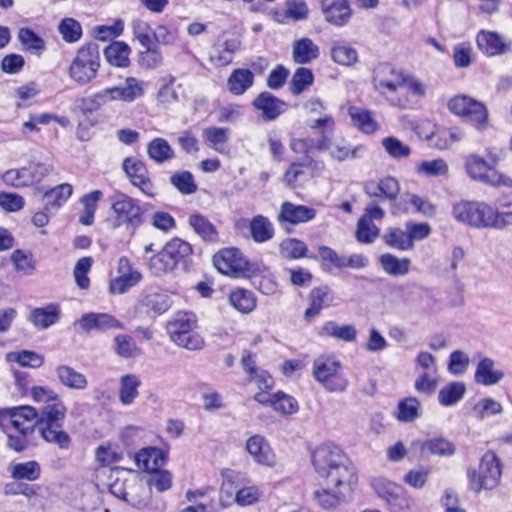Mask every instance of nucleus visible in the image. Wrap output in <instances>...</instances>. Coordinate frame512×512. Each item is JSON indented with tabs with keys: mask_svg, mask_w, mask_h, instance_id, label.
Segmentation results:
<instances>
[{
	"mask_svg": "<svg viewBox=\"0 0 512 512\" xmlns=\"http://www.w3.org/2000/svg\"><path fill=\"white\" fill-rule=\"evenodd\" d=\"M312 466L325 481L343 484L357 481L356 472L348 456L333 443L318 445L311 454Z\"/></svg>",
	"mask_w": 512,
	"mask_h": 512,
	"instance_id": "obj_1",
	"label": "nucleus"
},
{
	"mask_svg": "<svg viewBox=\"0 0 512 512\" xmlns=\"http://www.w3.org/2000/svg\"><path fill=\"white\" fill-rule=\"evenodd\" d=\"M453 218L464 225L476 229H503L498 210L484 201L462 200L452 207Z\"/></svg>",
	"mask_w": 512,
	"mask_h": 512,
	"instance_id": "obj_2",
	"label": "nucleus"
},
{
	"mask_svg": "<svg viewBox=\"0 0 512 512\" xmlns=\"http://www.w3.org/2000/svg\"><path fill=\"white\" fill-rule=\"evenodd\" d=\"M334 126L335 122L331 116L318 118L309 123L311 129L324 128L321 136L315 140L314 148L318 151H328L330 157L339 162L359 158L365 148L362 145L351 147L345 139L332 140L328 133L334 130Z\"/></svg>",
	"mask_w": 512,
	"mask_h": 512,
	"instance_id": "obj_3",
	"label": "nucleus"
},
{
	"mask_svg": "<svg viewBox=\"0 0 512 512\" xmlns=\"http://www.w3.org/2000/svg\"><path fill=\"white\" fill-rule=\"evenodd\" d=\"M109 201V225L113 229L125 227L127 232L134 234L143 223V211L139 201L122 192L114 193Z\"/></svg>",
	"mask_w": 512,
	"mask_h": 512,
	"instance_id": "obj_4",
	"label": "nucleus"
},
{
	"mask_svg": "<svg viewBox=\"0 0 512 512\" xmlns=\"http://www.w3.org/2000/svg\"><path fill=\"white\" fill-rule=\"evenodd\" d=\"M465 172L473 181L494 188H512V176L498 170L484 157L471 153L464 160Z\"/></svg>",
	"mask_w": 512,
	"mask_h": 512,
	"instance_id": "obj_5",
	"label": "nucleus"
},
{
	"mask_svg": "<svg viewBox=\"0 0 512 512\" xmlns=\"http://www.w3.org/2000/svg\"><path fill=\"white\" fill-rule=\"evenodd\" d=\"M405 74L395 70L388 64H380L374 70L373 85L374 88L388 99L393 105L406 108L409 101L403 95V85H405Z\"/></svg>",
	"mask_w": 512,
	"mask_h": 512,
	"instance_id": "obj_6",
	"label": "nucleus"
},
{
	"mask_svg": "<svg viewBox=\"0 0 512 512\" xmlns=\"http://www.w3.org/2000/svg\"><path fill=\"white\" fill-rule=\"evenodd\" d=\"M196 316L188 312L177 313L167 324V332L177 346L195 351L205 346L204 338L194 331Z\"/></svg>",
	"mask_w": 512,
	"mask_h": 512,
	"instance_id": "obj_7",
	"label": "nucleus"
},
{
	"mask_svg": "<svg viewBox=\"0 0 512 512\" xmlns=\"http://www.w3.org/2000/svg\"><path fill=\"white\" fill-rule=\"evenodd\" d=\"M501 476V461L492 451H487L482 456L478 468H470L467 471L469 487L475 493L494 489L500 483Z\"/></svg>",
	"mask_w": 512,
	"mask_h": 512,
	"instance_id": "obj_8",
	"label": "nucleus"
},
{
	"mask_svg": "<svg viewBox=\"0 0 512 512\" xmlns=\"http://www.w3.org/2000/svg\"><path fill=\"white\" fill-rule=\"evenodd\" d=\"M100 53L97 45L88 44L80 47L68 69L70 79L80 86L90 83L98 73Z\"/></svg>",
	"mask_w": 512,
	"mask_h": 512,
	"instance_id": "obj_9",
	"label": "nucleus"
},
{
	"mask_svg": "<svg viewBox=\"0 0 512 512\" xmlns=\"http://www.w3.org/2000/svg\"><path fill=\"white\" fill-rule=\"evenodd\" d=\"M342 365L334 356L322 355L313 362V376L329 392H344L347 378L341 372Z\"/></svg>",
	"mask_w": 512,
	"mask_h": 512,
	"instance_id": "obj_10",
	"label": "nucleus"
},
{
	"mask_svg": "<svg viewBox=\"0 0 512 512\" xmlns=\"http://www.w3.org/2000/svg\"><path fill=\"white\" fill-rule=\"evenodd\" d=\"M448 109L456 116L470 122L477 130L486 129L488 123V111L483 103L465 96L456 95L448 102Z\"/></svg>",
	"mask_w": 512,
	"mask_h": 512,
	"instance_id": "obj_11",
	"label": "nucleus"
},
{
	"mask_svg": "<svg viewBox=\"0 0 512 512\" xmlns=\"http://www.w3.org/2000/svg\"><path fill=\"white\" fill-rule=\"evenodd\" d=\"M213 263L220 273L233 277L246 276L253 271L252 264L237 248L221 250L214 255Z\"/></svg>",
	"mask_w": 512,
	"mask_h": 512,
	"instance_id": "obj_12",
	"label": "nucleus"
},
{
	"mask_svg": "<svg viewBox=\"0 0 512 512\" xmlns=\"http://www.w3.org/2000/svg\"><path fill=\"white\" fill-rule=\"evenodd\" d=\"M171 305L172 301L167 293L147 288L139 297L135 313L138 317L154 318L168 311Z\"/></svg>",
	"mask_w": 512,
	"mask_h": 512,
	"instance_id": "obj_13",
	"label": "nucleus"
},
{
	"mask_svg": "<svg viewBox=\"0 0 512 512\" xmlns=\"http://www.w3.org/2000/svg\"><path fill=\"white\" fill-rule=\"evenodd\" d=\"M384 216V210L377 203H369L357 222L355 234L357 241L363 244L373 243L380 233V228L374 221H381Z\"/></svg>",
	"mask_w": 512,
	"mask_h": 512,
	"instance_id": "obj_14",
	"label": "nucleus"
},
{
	"mask_svg": "<svg viewBox=\"0 0 512 512\" xmlns=\"http://www.w3.org/2000/svg\"><path fill=\"white\" fill-rule=\"evenodd\" d=\"M323 169L324 164L322 162L305 156L302 160L291 163L283 176V182L286 186L295 188L311 178L318 176Z\"/></svg>",
	"mask_w": 512,
	"mask_h": 512,
	"instance_id": "obj_15",
	"label": "nucleus"
},
{
	"mask_svg": "<svg viewBox=\"0 0 512 512\" xmlns=\"http://www.w3.org/2000/svg\"><path fill=\"white\" fill-rule=\"evenodd\" d=\"M326 486L314 492V499L324 509L336 508L350 495L356 481H345L343 484L325 481Z\"/></svg>",
	"mask_w": 512,
	"mask_h": 512,
	"instance_id": "obj_16",
	"label": "nucleus"
},
{
	"mask_svg": "<svg viewBox=\"0 0 512 512\" xmlns=\"http://www.w3.org/2000/svg\"><path fill=\"white\" fill-rule=\"evenodd\" d=\"M122 167L132 185L138 187L147 196L153 197L156 194V188L148 177L144 162L134 157H127Z\"/></svg>",
	"mask_w": 512,
	"mask_h": 512,
	"instance_id": "obj_17",
	"label": "nucleus"
},
{
	"mask_svg": "<svg viewBox=\"0 0 512 512\" xmlns=\"http://www.w3.org/2000/svg\"><path fill=\"white\" fill-rule=\"evenodd\" d=\"M117 273L118 276L109 284V291L112 294H124L142 280V274L131 266L126 257L119 259Z\"/></svg>",
	"mask_w": 512,
	"mask_h": 512,
	"instance_id": "obj_18",
	"label": "nucleus"
},
{
	"mask_svg": "<svg viewBox=\"0 0 512 512\" xmlns=\"http://www.w3.org/2000/svg\"><path fill=\"white\" fill-rule=\"evenodd\" d=\"M150 485L136 474H129L128 486L123 501L134 508H144L151 500Z\"/></svg>",
	"mask_w": 512,
	"mask_h": 512,
	"instance_id": "obj_19",
	"label": "nucleus"
},
{
	"mask_svg": "<svg viewBox=\"0 0 512 512\" xmlns=\"http://www.w3.org/2000/svg\"><path fill=\"white\" fill-rule=\"evenodd\" d=\"M321 11L325 21L336 27L347 25L352 17L347 0H322Z\"/></svg>",
	"mask_w": 512,
	"mask_h": 512,
	"instance_id": "obj_20",
	"label": "nucleus"
},
{
	"mask_svg": "<svg viewBox=\"0 0 512 512\" xmlns=\"http://www.w3.org/2000/svg\"><path fill=\"white\" fill-rule=\"evenodd\" d=\"M478 49L486 56H497L505 54L511 48V43L501 34L480 30L476 36Z\"/></svg>",
	"mask_w": 512,
	"mask_h": 512,
	"instance_id": "obj_21",
	"label": "nucleus"
},
{
	"mask_svg": "<svg viewBox=\"0 0 512 512\" xmlns=\"http://www.w3.org/2000/svg\"><path fill=\"white\" fill-rule=\"evenodd\" d=\"M411 452L420 458L429 455L451 456L455 453V446L444 438H433L427 441L414 440L411 443Z\"/></svg>",
	"mask_w": 512,
	"mask_h": 512,
	"instance_id": "obj_22",
	"label": "nucleus"
},
{
	"mask_svg": "<svg viewBox=\"0 0 512 512\" xmlns=\"http://www.w3.org/2000/svg\"><path fill=\"white\" fill-rule=\"evenodd\" d=\"M246 451L260 465L273 467L276 464V455L273 449L261 435H253L247 439Z\"/></svg>",
	"mask_w": 512,
	"mask_h": 512,
	"instance_id": "obj_23",
	"label": "nucleus"
},
{
	"mask_svg": "<svg viewBox=\"0 0 512 512\" xmlns=\"http://www.w3.org/2000/svg\"><path fill=\"white\" fill-rule=\"evenodd\" d=\"M75 327L83 332H90L93 329L108 330L122 329L123 325L112 315L106 313H87L75 322Z\"/></svg>",
	"mask_w": 512,
	"mask_h": 512,
	"instance_id": "obj_24",
	"label": "nucleus"
},
{
	"mask_svg": "<svg viewBox=\"0 0 512 512\" xmlns=\"http://www.w3.org/2000/svg\"><path fill=\"white\" fill-rule=\"evenodd\" d=\"M309 9L304 0H287L284 8L272 11V18L279 24H289L308 18Z\"/></svg>",
	"mask_w": 512,
	"mask_h": 512,
	"instance_id": "obj_25",
	"label": "nucleus"
},
{
	"mask_svg": "<svg viewBox=\"0 0 512 512\" xmlns=\"http://www.w3.org/2000/svg\"><path fill=\"white\" fill-rule=\"evenodd\" d=\"M364 192L369 197L394 200L400 192V184L396 178L386 176L379 181H366L364 184Z\"/></svg>",
	"mask_w": 512,
	"mask_h": 512,
	"instance_id": "obj_26",
	"label": "nucleus"
},
{
	"mask_svg": "<svg viewBox=\"0 0 512 512\" xmlns=\"http://www.w3.org/2000/svg\"><path fill=\"white\" fill-rule=\"evenodd\" d=\"M146 83L135 77H127L123 84L110 87L114 101L132 103L145 94Z\"/></svg>",
	"mask_w": 512,
	"mask_h": 512,
	"instance_id": "obj_27",
	"label": "nucleus"
},
{
	"mask_svg": "<svg viewBox=\"0 0 512 512\" xmlns=\"http://www.w3.org/2000/svg\"><path fill=\"white\" fill-rule=\"evenodd\" d=\"M316 212L313 208L304 205H295L291 202H284L281 205L278 215L279 222L299 224L314 219Z\"/></svg>",
	"mask_w": 512,
	"mask_h": 512,
	"instance_id": "obj_28",
	"label": "nucleus"
},
{
	"mask_svg": "<svg viewBox=\"0 0 512 512\" xmlns=\"http://www.w3.org/2000/svg\"><path fill=\"white\" fill-rule=\"evenodd\" d=\"M253 106L262 111L267 120H274L286 110V104L269 92L259 94L253 101Z\"/></svg>",
	"mask_w": 512,
	"mask_h": 512,
	"instance_id": "obj_29",
	"label": "nucleus"
},
{
	"mask_svg": "<svg viewBox=\"0 0 512 512\" xmlns=\"http://www.w3.org/2000/svg\"><path fill=\"white\" fill-rule=\"evenodd\" d=\"M165 453L157 447H146L135 455V463L138 468L154 472L164 465Z\"/></svg>",
	"mask_w": 512,
	"mask_h": 512,
	"instance_id": "obj_30",
	"label": "nucleus"
},
{
	"mask_svg": "<svg viewBox=\"0 0 512 512\" xmlns=\"http://www.w3.org/2000/svg\"><path fill=\"white\" fill-rule=\"evenodd\" d=\"M352 125L365 134H373L379 129V124L374 119L372 113L359 106H350L348 108Z\"/></svg>",
	"mask_w": 512,
	"mask_h": 512,
	"instance_id": "obj_31",
	"label": "nucleus"
},
{
	"mask_svg": "<svg viewBox=\"0 0 512 512\" xmlns=\"http://www.w3.org/2000/svg\"><path fill=\"white\" fill-rule=\"evenodd\" d=\"M319 55V46L310 38L298 39L292 45V58L298 64L310 63L316 60Z\"/></svg>",
	"mask_w": 512,
	"mask_h": 512,
	"instance_id": "obj_32",
	"label": "nucleus"
},
{
	"mask_svg": "<svg viewBox=\"0 0 512 512\" xmlns=\"http://www.w3.org/2000/svg\"><path fill=\"white\" fill-rule=\"evenodd\" d=\"M249 232L254 242L265 243L274 237L275 229L268 217L259 214L249 220Z\"/></svg>",
	"mask_w": 512,
	"mask_h": 512,
	"instance_id": "obj_33",
	"label": "nucleus"
},
{
	"mask_svg": "<svg viewBox=\"0 0 512 512\" xmlns=\"http://www.w3.org/2000/svg\"><path fill=\"white\" fill-rule=\"evenodd\" d=\"M205 143L220 154L228 152L227 142L230 137V129L226 127H207L202 132Z\"/></svg>",
	"mask_w": 512,
	"mask_h": 512,
	"instance_id": "obj_34",
	"label": "nucleus"
},
{
	"mask_svg": "<svg viewBox=\"0 0 512 512\" xmlns=\"http://www.w3.org/2000/svg\"><path fill=\"white\" fill-rule=\"evenodd\" d=\"M494 361L491 358H483L475 371V382L484 386L497 384L504 376L500 370L494 369Z\"/></svg>",
	"mask_w": 512,
	"mask_h": 512,
	"instance_id": "obj_35",
	"label": "nucleus"
},
{
	"mask_svg": "<svg viewBox=\"0 0 512 512\" xmlns=\"http://www.w3.org/2000/svg\"><path fill=\"white\" fill-rule=\"evenodd\" d=\"M379 263L386 274L394 277L407 275L411 267V260L409 258H398L391 253L382 254L379 257Z\"/></svg>",
	"mask_w": 512,
	"mask_h": 512,
	"instance_id": "obj_36",
	"label": "nucleus"
},
{
	"mask_svg": "<svg viewBox=\"0 0 512 512\" xmlns=\"http://www.w3.org/2000/svg\"><path fill=\"white\" fill-rule=\"evenodd\" d=\"M309 300L310 306L305 311L306 319L317 316L322 309L329 307L333 302V296L328 287H317L310 292Z\"/></svg>",
	"mask_w": 512,
	"mask_h": 512,
	"instance_id": "obj_37",
	"label": "nucleus"
},
{
	"mask_svg": "<svg viewBox=\"0 0 512 512\" xmlns=\"http://www.w3.org/2000/svg\"><path fill=\"white\" fill-rule=\"evenodd\" d=\"M238 46L239 43L235 39L226 40L223 43L214 45L209 56L211 63L218 67L230 64Z\"/></svg>",
	"mask_w": 512,
	"mask_h": 512,
	"instance_id": "obj_38",
	"label": "nucleus"
},
{
	"mask_svg": "<svg viewBox=\"0 0 512 512\" xmlns=\"http://www.w3.org/2000/svg\"><path fill=\"white\" fill-rule=\"evenodd\" d=\"M73 193V187L69 183L57 185L43 195L46 210H57L64 205Z\"/></svg>",
	"mask_w": 512,
	"mask_h": 512,
	"instance_id": "obj_39",
	"label": "nucleus"
},
{
	"mask_svg": "<svg viewBox=\"0 0 512 512\" xmlns=\"http://www.w3.org/2000/svg\"><path fill=\"white\" fill-rule=\"evenodd\" d=\"M60 383L70 389L84 390L88 386L86 376L68 365H60L55 370Z\"/></svg>",
	"mask_w": 512,
	"mask_h": 512,
	"instance_id": "obj_40",
	"label": "nucleus"
},
{
	"mask_svg": "<svg viewBox=\"0 0 512 512\" xmlns=\"http://www.w3.org/2000/svg\"><path fill=\"white\" fill-rule=\"evenodd\" d=\"M141 386V380L137 375L126 374L123 375L119 380V400L125 405H131L135 399L139 396V387Z\"/></svg>",
	"mask_w": 512,
	"mask_h": 512,
	"instance_id": "obj_41",
	"label": "nucleus"
},
{
	"mask_svg": "<svg viewBox=\"0 0 512 512\" xmlns=\"http://www.w3.org/2000/svg\"><path fill=\"white\" fill-rule=\"evenodd\" d=\"M382 240L388 247L398 251L413 249L407 227L405 230L399 227H389L382 235Z\"/></svg>",
	"mask_w": 512,
	"mask_h": 512,
	"instance_id": "obj_42",
	"label": "nucleus"
},
{
	"mask_svg": "<svg viewBox=\"0 0 512 512\" xmlns=\"http://www.w3.org/2000/svg\"><path fill=\"white\" fill-rule=\"evenodd\" d=\"M254 83V74L249 69H235L227 80L228 91L233 95L244 94Z\"/></svg>",
	"mask_w": 512,
	"mask_h": 512,
	"instance_id": "obj_43",
	"label": "nucleus"
},
{
	"mask_svg": "<svg viewBox=\"0 0 512 512\" xmlns=\"http://www.w3.org/2000/svg\"><path fill=\"white\" fill-rule=\"evenodd\" d=\"M60 309L57 305H47L31 312V322L40 329H47L59 320Z\"/></svg>",
	"mask_w": 512,
	"mask_h": 512,
	"instance_id": "obj_44",
	"label": "nucleus"
},
{
	"mask_svg": "<svg viewBox=\"0 0 512 512\" xmlns=\"http://www.w3.org/2000/svg\"><path fill=\"white\" fill-rule=\"evenodd\" d=\"M319 334L321 336L333 337L344 342H352L356 339L357 331L355 326L351 324L339 325L335 321H327L321 327Z\"/></svg>",
	"mask_w": 512,
	"mask_h": 512,
	"instance_id": "obj_45",
	"label": "nucleus"
},
{
	"mask_svg": "<svg viewBox=\"0 0 512 512\" xmlns=\"http://www.w3.org/2000/svg\"><path fill=\"white\" fill-rule=\"evenodd\" d=\"M15 414L21 415L20 418H15L19 426H13V429L18 433L32 434L37 424L38 412L37 410L28 405L15 407Z\"/></svg>",
	"mask_w": 512,
	"mask_h": 512,
	"instance_id": "obj_46",
	"label": "nucleus"
},
{
	"mask_svg": "<svg viewBox=\"0 0 512 512\" xmlns=\"http://www.w3.org/2000/svg\"><path fill=\"white\" fill-rule=\"evenodd\" d=\"M65 414L66 407L64 406L62 400L59 398L44 407L42 416L39 421L37 420V424L40 426H61V423L65 418Z\"/></svg>",
	"mask_w": 512,
	"mask_h": 512,
	"instance_id": "obj_47",
	"label": "nucleus"
},
{
	"mask_svg": "<svg viewBox=\"0 0 512 512\" xmlns=\"http://www.w3.org/2000/svg\"><path fill=\"white\" fill-rule=\"evenodd\" d=\"M129 46L121 41H115L104 50L106 60L116 67H127L129 65Z\"/></svg>",
	"mask_w": 512,
	"mask_h": 512,
	"instance_id": "obj_48",
	"label": "nucleus"
},
{
	"mask_svg": "<svg viewBox=\"0 0 512 512\" xmlns=\"http://www.w3.org/2000/svg\"><path fill=\"white\" fill-rule=\"evenodd\" d=\"M17 39L25 51L34 55H40L46 48L45 41L26 27L19 29Z\"/></svg>",
	"mask_w": 512,
	"mask_h": 512,
	"instance_id": "obj_49",
	"label": "nucleus"
},
{
	"mask_svg": "<svg viewBox=\"0 0 512 512\" xmlns=\"http://www.w3.org/2000/svg\"><path fill=\"white\" fill-rule=\"evenodd\" d=\"M123 457V453L117 444L105 442L99 445L95 450L96 462L102 466H110L119 462Z\"/></svg>",
	"mask_w": 512,
	"mask_h": 512,
	"instance_id": "obj_50",
	"label": "nucleus"
},
{
	"mask_svg": "<svg viewBox=\"0 0 512 512\" xmlns=\"http://www.w3.org/2000/svg\"><path fill=\"white\" fill-rule=\"evenodd\" d=\"M189 224L196 234L203 240L209 242H216L218 233L215 226L204 216L194 214L189 217Z\"/></svg>",
	"mask_w": 512,
	"mask_h": 512,
	"instance_id": "obj_51",
	"label": "nucleus"
},
{
	"mask_svg": "<svg viewBox=\"0 0 512 512\" xmlns=\"http://www.w3.org/2000/svg\"><path fill=\"white\" fill-rule=\"evenodd\" d=\"M148 156L156 163H164L175 157L174 150L163 138H155L147 146Z\"/></svg>",
	"mask_w": 512,
	"mask_h": 512,
	"instance_id": "obj_52",
	"label": "nucleus"
},
{
	"mask_svg": "<svg viewBox=\"0 0 512 512\" xmlns=\"http://www.w3.org/2000/svg\"><path fill=\"white\" fill-rule=\"evenodd\" d=\"M466 392V387L462 382H451L440 389L438 401L440 405L449 407L459 402Z\"/></svg>",
	"mask_w": 512,
	"mask_h": 512,
	"instance_id": "obj_53",
	"label": "nucleus"
},
{
	"mask_svg": "<svg viewBox=\"0 0 512 512\" xmlns=\"http://www.w3.org/2000/svg\"><path fill=\"white\" fill-rule=\"evenodd\" d=\"M6 361L9 363H18L23 367L39 368L43 365L44 358L34 351L22 350L7 353Z\"/></svg>",
	"mask_w": 512,
	"mask_h": 512,
	"instance_id": "obj_54",
	"label": "nucleus"
},
{
	"mask_svg": "<svg viewBox=\"0 0 512 512\" xmlns=\"http://www.w3.org/2000/svg\"><path fill=\"white\" fill-rule=\"evenodd\" d=\"M61 426L38 425L39 432L43 439L49 443L56 444L61 449H67L70 446V436L60 429Z\"/></svg>",
	"mask_w": 512,
	"mask_h": 512,
	"instance_id": "obj_55",
	"label": "nucleus"
},
{
	"mask_svg": "<svg viewBox=\"0 0 512 512\" xmlns=\"http://www.w3.org/2000/svg\"><path fill=\"white\" fill-rule=\"evenodd\" d=\"M148 266L150 272L155 276H162L176 268L175 261L171 259L164 248L150 258Z\"/></svg>",
	"mask_w": 512,
	"mask_h": 512,
	"instance_id": "obj_56",
	"label": "nucleus"
},
{
	"mask_svg": "<svg viewBox=\"0 0 512 512\" xmlns=\"http://www.w3.org/2000/svg\"><path fill=\"white\" fill-rule=\"evenodd\" d=\"M229 300L231 305L242 313H249L256 307V298L249 290L237 289L231 292Z\"/></svg>",
	"mask_w": 512,
	"mask_h": 512,
	"instance_id": "obj_57",
	"label": "nucleus"
},
{
	"mask_svg": "<svg viewBox=\"0 0 512 512\" xmlns=\"http://www.w3.org/2000/svg\"><path fill=\"white\" fill-rule=\"evenodd\" d=\"M421 415V404L415 397H408L398 403L397 419L401 422H412Z\"/></svg>",
	"mask_w": 512,
	"mask_h": 512,
	"instance_id": "obj_58",
	"label": "nucleus"
},
{
	"mask_svg": "<svg viewBox=\"0 0 512 512\" xmlns=\"http://www.w3.org/2000/svg\"><path fill=\"white\" fill-rule=\"evenodd\" d=\"M163 248L171 259L175 261L176 266L179 262L185 261L193 253L192 246L180 238L171 239Z\"/></svg>",
	"mask_w": 512,
	"mask_h": 512,
	"instance_id": "obj_59",
	"label": "nucleus"
},
{
	"mask_svg": "<svg viewBox=\"0 0 512 512\" xmlns=\"http://www.w3.org/2000/svg\"><path fill=\"white\" fill-rule=\"evenodd\" d=\"M331 57L334 62L342 66H351L358 61V53L351 46L336 43L331 48Z\"/></svg>",
	"mask_w": 512,
	"mask_h": 512,
	"instance_id": "obj_60",
	"label": "nucleus"
},
{
	"mask_svg": "<svg viewBox=\"0 0 512 512\" xmlns=\"http://www.w3.org/2000/svg\"><path fill=\"white\" fill-rule=\"evenodd\" d=\"M416 171L419 175L426 177L446 176L449 171L448 164L443 159L425 160L420 162Z\"/></svg>",
	"mask_w": 512,
	"mask_h": 512,
	"instance_id": "obj_61",
	"label": "nucleus"
},
{
	"mask_svg": "<svg viewBox=\"0 0 512 512\" xmlns=\"http://www.w3.org/2000/svg\"><path fill=\"white\" fill-rule=\"evenodd\" d=\"M11 475L17 480H37L40 476V466L35 461L15 464L11 469Z\"/></svg>",
	"mask_w": 512,
	"mask_h": 512,
	"instance_id": "obj_62",
	"label": "nucleus"
},
{
	"mask_svg": "<svg viewBox=\"0 0 512 512\" xmlns=\"http://www.w3.org/2000/svg\"><path fill=\"white\" fill-rule=\"evenodd\" d=\"M171 184L183 195H191L197 191V185L193 175L188 171H181L173 174L170 178Z\"/></svg>",
	"mask_w": 512,
	"mask_h": 512,
	"instance_id": "obj_63",
	"label": "nucleus"
},
{
	"mask_svg": "<svg viewBox=\"0 0 512 512\" xmlns=\"http://www.w3.org/2000/svg\"><path fill=\"white\" fill-rule=\"evenodd\" d=\"M389 510L391 512H422L418 501L408 494L405 489H403L397 499L392 502Z\"/></svg>",
	"mask_w": 512,
	"mask_h": 512,
	"instance_id": "obj_64",
	"label": "nucleus"
}]
</instances>
